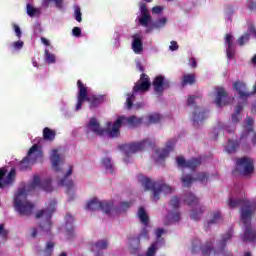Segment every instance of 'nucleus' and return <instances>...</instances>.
I'll use <instances>...</instances> for the list:
<instances>
[{"label":"nucleus","instance_id":"obj_1","mask_svg":"<svg viewBox=\"0 0 256 256\" xmlns=\"http://www.w3.org/2000/svg\"><path fill=\"white\" fill-rule=\"evenodd\" d=\"M233 239V230H228L225 234L221 235V240L217 242V249H215V237L210 238L204 244H201V240L194 239L192 241L191 253L196 255L201 251L203 256L217 255L223 253L227 248V241Z\"/></svg>","mask_w":256,"mask_h":256},{"label":"nucleus","instance_id":"obj_2","mask_svg":"<svg viewBox=\"0 0 256 256\" xmlns=\"http://www.w3.org/2000/svg\"><path fill=\"white\" fill-rule=\"evenodd\" d=\"M230 209L240 207V219L243 225H251V219L256 213V203L245 199H233L228 200Z\"/></svg>","mask_w":256,"mask_h":256},{"label":"nucleus","instance_id":"obj_3","mask_svg":"<svg viewBox=\"0 0 256 256\" xmlns=\"http://www.w3.org/2000/svg\"><path fill=\"white\" fill-rule=\"evenodd\" d=\"M77 87L79 91L77 94L76 111H81L83 103H85V101L90 103V109H95V107H99L101 103H105V95L89 96L87 87L85 84L82 83L81 80L77 81Z\"/></svg>","mask_w":256,"mask_h":256},{"label":"nucleus","instance_id":"obj_4","mask_svg":"<svg viewBox=\"0 0 256 256\" xmlns=\"http://www.w3.org/2000/svg\"><path fill=\"white\" fill-rule=\"evenodd\" d=\"M138 179L140 183H142V187H144L145 191L153 192L154 201H159V199H161L162 193H165V195H167L173 192V188L165 184L163 181H153L149 177L145 176H139Z\"/></svg>","mask_w":256,"mask_h":256},{"label":"nucleus","instance_id":"obj_5","mask_svg":"<svg viewBox=\"0 0 256 256\" xmlns=\"http://www.w3.org/2000/svg\"><path fill=\"white\" fill-rule=\"evenodd\" d=\"M129 125V127H139L141 123H143V118H137L136 116H130V117H125V116H119L114 124L112 122H107V133L109 137L112 138H117L119 135H121V126L123 125Z\"/></svg>","mask_w":256,"mask_h":256},{"label":"nucleus","instance_id":"obj_6","mask_svg":"<svg viewBox=\"0 0 256 256\" xmlns=\"http://www.w3.org/2000/svg\"><path fill=\"white\" fill-rule=\"evenodd\" d=\"M13 207L19 215L24 217H29L33 215V209H35V204L27 200V190L21 188L18 190L16 197L14 198Z\"/></svg>","mask_w":256,"mask_h":256},{"label":"nucleus","instance_id":"obj_7","mask_svg":"<svg viewBox=\"0 0 256 256\" xmlns=\"http://www.w3.org/2000/svg\"><path fill=\"white\" fill-rule=\"evenodd\" d=\"M55 205H57V202L53 200L47 208L39 210L35 215V219H44V221L39 223V229L47 235H51V227H53L51 218L55 213Z\"/></svg>","mask_w":256,"mask_h":256},{"label":"nucleus","instance_id":"obj_8","mask_svg":"<svg viewBox=\"0 0 256 256\" xmlns=\"http://www.w3.org/2000/svg\"><path fill=\"white\" fill-rule=\"evenodd\" d=\"M151 89V79L149 75L142 73L140 79L134 85L131 94H127L126 107L127 109H133V101H135V95L137 93H147Z\"/></svg>","mask_w":256,"mask_h":256},{"label":"nucleus","instance_id":"obj_9","mask_svg":"<svg viewBox=\"0 0 256 256\" xmlns=\"http://www.w3.org/2000/svg\"><path fill=\"white\" fill-rule=\"evenodd\" d=\"M253 123V118L247 117L246 126H244V129L240 134L239 141L228 140V144L226 145L227 153H235L239 147V143L242 145H247L251 131H255V128H253Z\"/></svg>","mask_w":256,"mask_h":256},{"label":"nucleus","instance_id":"obj_10","mask_svg":"<svg viewBox=\"0 0 256 256\" xmlns=\"http://www.w3.org/2000/svg\"><path fill=\"white\" fill-rule=\"evenodd\" d=\"M121 149L125 150L126 157H131L133 153H138V151H145V149H155V142L147 138L140 142L124 144L121 146Z\"/></svg>","mask_w":256,"mask_h":256},{"label":"nucleus","instance_id":"obj_11","mask_svg":"<svg viewBox=\"0 0 256 256\" xmlns=\"http://www.w3.org/2000/svg\"><path fill=\"white\" fill-rule=\"evenodd\" d=\"M255 171V166L253 165V159L249 157H242L236 159V167L233 173H238L239 175H243L247 177V175H251Z\"/></svg>","mask_w":256,"mask_h":256},{"label":"nucleus","instance_id":"obj_12","mask_svg":"<svg viewBox=\"0 0 256 256\" xmlns=\"http://www.w3.org/2000/svg\"><path fill=\"white\" fill-rule=\"evenodd\" d=\"M86 209L89 211H97V209H101L106 215H109V213L113 211V202L99 201V199L94 198L88 202Z\"/></svg>","mask_w":256,"mask_h":256},{"label":"nucleus","instance_id":"obj_13","mask_svg":"<svg viewBox=\"0 0 256 256\" xmlns=\"http://www.w3.org/2000/svg\"><path fill=\"white\" fill-rule=\"evenodd\" d=\"M37 187L46 193H51V191H53V184L51 183V179L46 178L41 181V177H39V175H34L32 183L28 186V191L37 189Z\"/></svg>","mask_w":256,"mask_h":256},{"label":"nucleus","instance_id":"obj_14","mask_svg":"<svg viewBox=\"0 0 256 256\" xmlns=\"http://www.w3.org/2000/svg\"><path fill=\"white\" fill-rule=\"evenodd\" d=\"M152 85L154 87V92L158 97H162L165 89H169L171 87V82L169 80H165V76L158 75L154 78Z\"/></svg>","mask_w":256,"mask_h":256},{"label":"nucleus","instance_id":"obj_15","mask_svg":"<svg viewBox=\"0 0 256 256\" xmlns=\"http://www.w3.org/2000/svg\"><path fill=\"white\" fill-rule=\"evenodd\" d=\"M178 167H182L183 169H191L195 171L201 165V158H191L190 160H185L183 156L177 158Z\"/></svg>","mask_w":256,"mask_h":256},{"label":"nucleus","instance_id":"obj_16","mask_svg":"<svg viewBox=\"0 0 256 256\" xmlns=\"http://www.w3.org/2000/svg\"><path fill=\"white\" fill-rule=\"evenodd\" d=\"M6 174L7 170H5V168H0V189L7 187V185H11V183L15 181V169L12 168L5 178Z\"/></svg>","mask_w":256,"mask_h":256},{"label":"nucleus","instance_id":"obj_17","mask_svg":"<svg viewBox=\"0 0 256 256\" xmlns=\"http://www.w3.org/2000/svg\"><path fill=\"white\" fill-rule=\"evenodd\" d=\"M90 133H95L96 135H99V137H103L105 134V130L101 128V125L95 117L91 118L89 123L86 125V134L89 135Z\"/></svg>","mask_w":256,"mask_h":256},{"label":"nucleus","instance_id":"obj_18","mask_svg":"<svg viewBox=\"0 0 256 256\" xmlns=\"http://www.w3.org/2000/svg\"><path fill=\"white\" fill-rule=\"evenodd\" d=\"M215 103L218 107H225L229 105V100L227 98V91L223 87L216 88V100Z\"/></svg>","mask_w":256,"mask_h":256},{"label":"nucleus","instance_id":"obj_19","mask_svg":"<svg viewBox=\"0 0 256 256\" xmlns=\"http://www.w3.org/2000/svg\"><path fill=\"white\" fill-rule=\"evenodd\" d=\"M140 12L141 17L139 18V23L142 27H149V23L151 22V14L147 9V4L141 2L140 3Z\"/></svg>","mask_w":256,"mask_h":256},{"label":"nucleus","instance_id":"obj_20","mask_svg":"<svg viewBox=\"0 0 256 256\" xmlns=\"http://www.w3.org/2000/svg\"><path fill=\"white\" fill-rule=\"evenodd\" d=\"M207 119V110L200 108L199 106H194L193 111V122L194 127H199V123Z\"/></svg>","mask_w":256,"mask_h":256},{"label":"nucleus","instance_id":"obj_21","mask_svg":"<svg viewBox=\"0 0 256 256\" xmlns=\"http://www.w3.org/2000/svg\"><path fill=\"white\" fill-rule=\"evenodd\" d=\"M27 155L29 156L32 162L37 163L39 159H43V148L41 145L34 144L29 150Z\"/></svg>","mask_w":256,"mask_h":256},{"label":"nucleus","instance_id":"obj_22","mask_svg":"<svg viewBox=\"0 0 256 256\" xmlns=\"http://www.w3.org/2000/svg\"><path fill=\"white\" fill-rule=\"evenodd\" d=\"M132 51L136 55H141L143 53V36L139 34L132 35Z\"/></svg>","mask_w":256,"mask_h":256},{"label":"nucleus","instance_id":"obj_23","mask_svg":"<svg viewBox=\"0 0 256 256\" xmlns=\"http://www.w3.org/2000/svg\"><path fill=\"white\" fill-rule=\"evenodd\" d=\"M233 87L238 93L240 99H247V97H251V95L253 94L251 92H247V85L242 81H236Z\"/></svg>","mask_w":256,"mask_h":256},{"label":"nucleus","instance_id":"obj_24","mask_svg":"<svg viewBox=\"0 0 256 256\" xmlns=\"http://www.w3.org/2000/svg\"><path fill=\"white\" fill-rule=\"evenodd\" d=\"M72 174H73V166H69L67 173L64 175L63 179H61L58 183L59 185H61V187L67 188L66 193H69L74 187L73 180L69 179L70 175Z\"/></svg>","mask_w":256,"mask_h":256},{"label":"nucleus","instance_id":"obj_25","mask_svg":"<svg viewBox=\"0 0 256 256\" xmlns=\"http://www.w3.org/2000/svg\"><path fill=\"white\" fill-rule=\"evenodd\" d=\"M50 161L52 163V167L54 171L59 172L61 171V168L59 165H63V160L61 159V155H59V150L54 149L52 150V153L50 155Z\"/></svg>","mask_w":256,"mask_h":256},{"label":"nucleus","instance_id":"obj_26","mask_svg":"<svg viewBox=\"0 0 256 256\" xmlns=\"http://www.w3.org/2000/svg\"><path fill=\"white\" fill-rule=\"evenodd\" d=\"M175 140H169L166 143V148L162 149V150H156L155 153H157L158 158L159 159H165L167 157H169V153H171V151H173V149H175Z\"/></svg>","mask_w":256,"mask_h":256},{"label":"nucleus","instance_id":"obj_27","mask_svg":"<svg viewBox=\"0 0 256 256\" xmlns=\"http://www.w3.org/2000/svg\"><path fill=\"white\" fill-rule=\"evenodd\" d=\"M211 219L207 222V225L205 226V231H209L212 225H217L218 223H221L223 221V216L221 215L220 211H214L210 213Z\"/></svg>","mask_w":256,"mask_h":256},{"label":"nucleus","instance_id":"obj_28","mask_svg":"<svg viewBox=\"0 0 256 256\" xmlns=\"http://www.w3.org/2000/svg\"><path fill=\"white\" fill-rule=\"evenodd\" d=\"M245 227H246V229L242 236L243 241H256V230H253L251 228V224H248Z\"/></svg>","mask_w":256,"mask_h":256},{"label":"nucleus","instance_id":"obj_29","mask_svg":"<svg viewBox=\"0 0 256 256\" xmlns=\"http://www.w3.org/2000/svg\"><path fill=\"white\" fill-rule=\"evenodd\" d=\"M197 82V76L195 74H184L182 76L181 86L187 87V85H195Z\"/></svg>","mask_w":256,"mask_h":256},{"label":"nucleus","instance_id":"obj_30","mask_svg":"<svg viewBox=\"0 0 256 256\" xmlns=\"http://www.w3.org/2000/svg\"><path fill=\"white\" fill-rule=\"evenodd\" d=\"M137 217L140 220V222L142 223V225H144V227H148L149 215L147 214V211L143 207H140L138 209Z\"/></svg>","mask_w":256,"mask_h":256},{"label":"nucleus","instance_id":"obj_31","mask_svg":"<svg viewBox=\"0 0 256 256\" xmlns=\"http://www.w3.org/2000/svg\"><path fill=\"white\" fill-rule=\"evenodd\" d=\"M165 25H167V18L163 17L156 20L155 22H152L146 31L149 33V31H153V29H161L165 27Z\"/></svg>","mask_w":256,"mask_h":256},{"label":"nucleus","instance_id":"obj_32","mask_svg":"<svg viewBox=\"0 0 256 256\" xmlns=\"http://www.w3.org/2000/svg\"><path fill=\"white\" fill-rule=\"evenodd\" d=\"M31 165H35V162H33V160H31V158L27 155L22 159V161H20L19 169L20 171H27L31 169Z\"/></svg>","mask_w":256,"mask_h":256},{"label":"nucleus","instance_id":"obj_33","mask_svg":"<svg viewBox=\"0 0 256 256\" xmlns=\"http://www.w3.org/2000/svg\"><path fill=\"white\" fill-rule=\"evenodd\" d=\"M56 135H57V132L55 130H52L49 127H45L43 129V139H44V141H55Z\"/></svg>","mask_w":256,"mask_h":256},{"label":"nucleus","instance_id":"obj_34","mask_svg":"<svg viewBox=\"0 0 256 256\" xmlns=\"http://www.w3.org/2000/svg\"><path fill=\"white\" fill-rule=\"evenodd\" d=\"M184 201H185V203H187V205L189 207H195V206L199 205V198H197L195 195H193V193L186 194Z\"/></svg>","mask_w":256,"mask_h":256},{"label":"nucleus","instance_id":"obj_35","mask_svg":"<svg viewBox=\"0 0 256 256\" xmlns=\"http://www.w3.org/2000/svg\"><path fill=\"white\" fill-rule=\"evenodd\" d=\"M203 213H205V208L199 206L198 208L192 210L190 219H192L193 221H199Z\"/></svg>","mask_w":256,"mask_h":256},{"label":"nucleus","instance_id":"obj_36","mask_svg":"<svg viewBox=\"0 0 256 256\" xmlns=\"http://www.w3.org/2000/svg\"><path fill=\"white\" fill-rule=\"evenodd\" d=\"M183 187H191L192 183L195 181V178L191 174H186L181 177Z\"/></svg>","mask_w":256,"mask_h":256},{"label":"nucleus","instance_id":"obj_37","mask_svg":"<svg viewBox=\"0 0 256 256\" xmlns=\"http://www.w3.org/2000/svg\"><path fill=\"white\" fill-rule=\"evenodd\" d=\"M53 249H55V243H53L52 241L47 242L45 249H44V253L46 256H52L53 255Z\"/></svg>","mask_w":256,"mask_h":256},{"label":"nucleus","instance_id":"obj_38","mask_svg":"<svg viewBox=\"0 0 256 256\" xmlns=\"http://www.w3.org/2000/svg\"><path fill=\"white\" fill-rule=\"evenodd\" d=\"M102 165L105 167L107 171H110V173H113V164H111L110 158H103L102 159Z\"/></svg>","mask_w":256,"mask_h":256},{"label":"nucleus","instance_id":"obj_39","mask_svg":"<svg viewBox=\"0 0 256 256\" xmlns=\"http://www.w3.org/2000/svg\"><path fill=\"white\" fill-rule=\"evenodd\" d=\"M157 245H159V242L152 243L147 250L146 256H155V253H157Z\"/></svg>","mask_w":256,"mask_h":256},{"label":"nucleus","instance_id":"obj_40","mask_svg":"<svg viewBox=\"0 0 256 256\" xmlns=\"http://www.w3.org/2000/svg\"><path fill=\"white\" fill-rule=\"evenodd\" d=\"M209 175L205 172H199L197 174V177L194 178L195 181H199V183H205V181H208Z\"/></svg>","mask_w":256,"mask_h":256},{"label":"nucleus","instance_id":"obj_41","mask_svg":"<svg viewBox=\"0 0 256 256\" xmlns=\"http://www.w3.org/2000/svg\"><path fill=\"white\" fill-rule=\"evenodd\" d=\"M249 39H251L249 33H244V35L239 37L238 45H240V47H243V45H245V43H249Z\"/></svg>","mask_w":256,"mask_h":256},{"label":"nucleus","instance_id":"obj_42","mask_svg":"<svg viewBox=\"0 0 256 256\" xmlns=\"http://www.w3.org/2000/svg\"><path fill=\"white\" fill-rule=\"evenodd\" d=\"M83 14L81 13V7L79 6H75L74 8V18L76 19V21H78V23H81V21H83Z\"/></svg>","mask_w":256,"mask_h":256},{"label":"nucleus","instance_id":"obj_43","mask_svg":"<svg viewBox=\"0 0 256 256\" xmlns=\"http://www.w3.org/2000/svg\"><path fill=\"white\" fill-rule=\"evenodd\" d=\"M26 13L29 17H35L37 15V8L33 7L29 3L26 5Z\"/></svg>","mask_w":256,"mask_h":256},{"label":"nucleus","instance_id":"obj_44","mask_svg":"<svg viewBox=\"0 0 256 256\" xmlns=\"http://www.w3.org/2000/svg\"><path fill=\"white\" fill-rule=\"evenodd\" d=\"M148 121L149 123H152V124L159 123L161 121V116L157 113L150 114L148 116Z\"/></svg>","mask_w":256,"mask_h":256},{"label":"nucleus","instance_id":"obj_45","mask_svg":"<svg viewBox=\"0 0 256 256\" xmlns=\"http://www.w3.org/2000/svg\"><path fill=\"white\" fill-rule=\"evenodd\" d=\"M170 205L172 206V209H179L181 206V201L179 200V197L173 196L170 200Z\"/></svg>","mask_w":256,"mask_h":256},{"label":"nucleus","instance_id":"obj_46","mask_svg":"<svg viewBox=\"0 0 256 256\" xmlns=\"http://www.w3.org/2000/svg\"><path fill=\"white\" fill-rule=\"evenodd\" d=\"M131 205H133L132 202H121L120 207L118 209H116V211H117V213H121V211H127V209H129V207H131Z\"/></svg>","mask_w":256,"mask_h":256},{"label":"nucleus","instance_id":"obj_47","mask_svg":"<svg viewBox=\"0 0 256 256\" xmlns=\"http://www.w3.org/2000/svg\"><path fill=\"white\" fill-rule=\"evenodd\" d=\"M23 45H25L23 41H15L12 43V49H14L15 51H21V49H23Z\"/></svg>","mask_w":256,"mask_h":256},{"label":"nucleus","instance_id":"obj_48","mask_svg":"<svg viewBox=\"0 0 256 256\" xmlns=\"http://www.w3.org/2000/svg\"><path fill=\"white\" fill-rule=\"evenodd\" d=\"M46 61L49 64L55 63V54H51L47 49L45 50Z\"/></svg>","mask_w":256,"mask_h":256},{"label":"nucleus","instance_id":"obj_49","mask_svg":"<svg viewBox=\"0 0 256 256\" xmlns=\"http://www.w3.org/2000/svg\"><path fill=\"white\" fill-rule=\"evenodd\" d=\"M170 219L174 223H177V222L181 221V212H172V213H170Z\"/></svg>","mask_w":256,"mask_h":256},{"label":"nucleus","instance_id":"obj_50","mask_svg":"<svg viewBox=\"0 0 256 256\" xmlns=\"http://www.w3.org/2000/svg\"><path fill=\"white\" fill-rule=\"evenodd\" d=\"M108 245L109 244L107 243L106 240H100V241L95 243L96 249H100V250L101 249H107Z\"/></svg>","mask_w":256,"mask_h":256},{"label":"nucleus","instance_id":"obj_51","mask_svg":"<svg viewBox=\"0 0 256 256\" xmlns=\"http://www.w3.org/2000/svg\"><path fill=\"white\" fill-rule=\"evenodd\" d=\"M226 55L228 59H233L235 57V46L227 47Z\"/></svg>","mask_w":256,"mask_h":256},{"label":"nucleus","instance_id":"obj_52","mask_svg":"<svg viewBox=\"0 0 256 256\" xmlns=\"http://www.w3.org/2000/svg\"><path fill=\"white\" fill-rule=\"evenodd\" d=\"M225 43H226L227 47H235V44H233V35L226 34Z\"/></svg>","mask_w":256,"mask_h":256},{"label":"nucleus","instance_id":"obj_53","mask_svg":"<svg viewBox=\"0 0 256 256\" xmlns=\"http://www.w3.org/2000/svg\"><path fill=\"white\" fill-rule=\"evenodd\" d=\"M247 8L249 11H256V0H247Z\"/></svg>","mask_w":256,"mask_h":256},{"label":"nucleus","instance_id":"obj_54","mask_svg":"<svg viewBox=\"0 0 256 256\" xmlns=\"http://www.w3.org/2000/svg\"><path fill=\"white\" fill-rule=\"evenodd\" d=\"M164 9L165 8L163 6H155L152 8V13H154V15H161Z\"/></svg>","mask_w":256,"mask_h":256},{"label":"nucleus","instance_id":"obj_55","mask_svg":"<svg viewBox=\"0 0 256 256\" xmlns=\"http://www.w3.org/2000/svg\"><path fill=\"white\" fill-rule=\"evenodd\" d=\"M164 233H165V229H163V228H158L156 230V237H157L158 241H164V239L161 238Z\"/></svg>","mask_w":256,"mask_h":256},{"label":"nucleus","instance_id":"obj_56","mask_svg":"<svg viewBox=\"0 0 256 256\" xmlns=\"http://www.w3.org/2000/svg\"><path fill=\"white\" fill-rule=\"evenodd\" d=\"M198 98L199 96H196V95L189 96L187 99V105L188 106L195 105V99H198Z\"/></svg>","mask_w":256,"mask_h":256},{"label":"nucleus","instance_id":"obj_57","mask_svg":"<svg viewBox=\"0 0 256 256\" xmlns=\"http://www.w3.org/2000/svg\"><path fill=\"white\" fill-rule=\"evenodd\" d=\"M232 123L237 124L239 121H241V114L234 113L232 114Z\"/></svg>","mask_w":256,"mask_h":256},{"label":"nucleus","instance_id":"obj_58","mask_svg":"<svg viewBox=\"0 0 256 256\" xmlns=\"http://www.w3.org/2000/svg\"><path fill=\"white\" fill-rule=\"evenodd\" d=\"M139 237H144L145 239H149V230H147V226H144Z\"/></svg>","mask_w":256,"mask_h":256},{"label":"nucleus","instance_id":"obj_59","mask_svg":"<svg viewBox=\"0 0 256 256\" xmlns=\"http://www.w3.org/2000/svg\"><path fill=\"white\" fill-rule=\"evenodd\" d=\"M13 29L16 33V37H18V39H21V35H22L21 28H19L17 24H14Z\"/></svg>","mask_w":256,"mask_h":256},{"label":"nucleus","instance_id":"obj_60","mask_svg":"<svg viewBox=\"0 0 256 256\" xmlns=\"http://www.w3.org/2000/svg\"><path fill=\"white\" fill-rule=\"evenodd\" d=\"M250 141L252 143V145H256V131L253 130V131H250Z\"/></svg>","mask_w":256,"mask_h":256},{"label":"nucleus","instance_id":"obj_61","mask_svg":"<svg viewBox=\"0 0 256 256\" xmlns=\"http://www.w3.org/2000/svg\"><path fill=\"white\" fill-rule=\"evenodd\" d=\"M72 35H73L74 37H81V28H79V27H74V28L72 29Z\"/></svg>","mask_w":256,"mask_h":256},{"label":"nucleus","instance_id":"obj_62","mask_svg":"<svg viewBox=\"0 0 256 256\" xmlns=\"http://www.w3.org/2000/svg\"><path fill=\"white\" fill-rule=\"evenodd\" d=\"M179 49V44L176 41H172L170 45V51H177Z\"/></svg>","mask_w":256,"mask_h":256},{"label":"nucleus","instance_id":"obj_63","mask_svg":"<svg viewBox=\"0 0 256 256\" xmlns=\"http://www.w3.org/2000/svg\"><path fill=\"white\" fill-rule=\"evenodd\" d=\"M189 65L192 67V69H196L197 67V60L195 58H190L189 59Z\"/></svg>","mask_w":256,"mask_h":256},{"label":"nucleus","instance_id":"obj_64","mask_svg":"<svg viewBox=\"0 0 256 256\" xmlns=\"http://www.w3.org/2000/svg\"><path fill=\"white\" fill-rule=\"evenodd\" d=\"M241 111H243V104L238 103L234 113L241 115Z\"/></svg>","mask_w":256,"mask_h":256}]
</instances>
